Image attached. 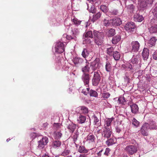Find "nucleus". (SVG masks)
<instances>
[{"label": "nucleus", "instance_id": "35", "mask_svg": "<svg viewBox=\"0 0 157 157\" xmlns=\"http://www.w3.org/2000/svg\"><path fill=\"white\" fill-rule=\"evenodd\" d=\"M104 36L103 34L102 33L99 32L96 30H94L93 32V36L94 39L96 38V37H99L103 36Z\"/></svg>", "mask_w": 157, "mask_h": 157}, {"label": "nucleus", "instance_id": "40", "mask_svg": "<svg viewBox=\"0 0 157 157\" xmlns=\"http://www.w3.org/2000/svg\"><path fill=\"white\" fill-rule=\"evenodd\" d=\"M132 124L135 128H137L140 125V122L138 121L135 118H133L132 120Z\"/></svg>", "mask_w": 157, "mask_h": 157}, {"label": "nucleus", "instance_id": "8", "mask_svg": "<svg viewBox=\"0 0 157 157\" xmlns=\"http://www.w3.org/2000/svg\"><path fill=\"white\" fill-rule=\"evenodd\" d=\"M112 133L111 128H103V131L101 132L102 136L107 139L111 137Z\"/></svg>", "mask_w": 157, "mask_h": 157}, {"label": "nucleus", "instance_id": "18", "mask_svg": "<svg viewBox=\"0 0 157 157\" xmlns=\"http://www.w3.org/2000/svg\"><path fill=\"white\" fill-rule=\"evenodd\" d=\"M90 64L86 60L85 66L82 68V71L83 73H88L90 72Z\"/></svg>", "mask_w": 157, "mask_h": 157}, {"label": "nucleus", "instance_id": "36", "mask_svg": "<svg viewBox=\"0 0 157 157\" xmlns=\"http://www.w3.org/2000/svg\"><path fill=\"white\" fill-rule=\"evenodd\" d=\"M113 57L115 60L118 61L120 58L121 55L119 52L116 51L113 52Z\"/></svg>", "mask_w": 157, "mask_h": 157}, {"label": "nucleus", "instance_id": "19", "mask_svg": "<svg viewBox=\"0 0 157 157\" xmlns=\"http://www.w3.org/2000/svg\"><path fill=\"white\" fill-rule=\"evenodd\" d=\"M117 140L114 137L109 138L106 141V144L109 147L115 144Z\"/></svg>", "mask_w": 157, "mask_h": 157}, {"label": "nucleus", "instance_id": "22", "mask_svg": "<svg viewBox=\"0 0 157 157\" xmlns=\"http://www.w3.org/2000/svg\"><path fill=\"white\" fill-rule=\"evenodd\" d=\"M114 118L107 119L105 121L104 128H109L111 129V123Z\"/></svg>", "mask_w": 157, "mask_h": 157}, {"label": "nucleus", "instance_id": "7", "mask_svg": "<svg viewBox=\"0 0 157 157\" xmlns=\"http://www.w3.org/2000/svg\"><path fill=\"white\" fill-rule=\"evenodd\" d=\"M137 149V146L136 145H128L125 149L126 152L130 155H132L136 153Z\"/></svg>", "mask_w": 157, "mask_h": 157}, {"label": "nucleus", "instance_id": "1", "mask_svg": "<svg viewBox=\"0 0 157 157\" xmlns=\"http://www.w3.org/2000/svg\"><path fill=\"white\" fill-rule=\"evenodd\" d=\"M65 39V37H63L62 38L61 40L56 43L55 46L56 52L61 53L64 51L65 45H67V42H64L63 40Z\"/></svg>", "mask_w": 157, "mask_h": 157}, {"label": "nucleus", "instance_id": "53", "mask_svg": "<svg viewBox=\"0 0 157 157\" xmlns=\"http://www.w3.org/2000/svg\"><path fill=\"white\" fill-rule=\"evenodd\" d=\"M118 102L119 104H124L125 102V100L123 96H121L118 98Z\"/></svg>", "mask_w": 157, "mask_h": 157}, {"label": "nucleus", "instance_id": "38", "mask_svg": "<svg viewBox=\"0 0 157 157\" xmlns=\"http://www.w3.org/2000/svg\"><path fill=\"white\" fill-rule=\"evenodd\" d=\"M112 19L109 20L104 19L103 21V25L106 27L112 26Z\"/></svg>", "mask_w": 157, "mask_h": 157}, {"label": "nucleus", "instance_id": "20", "mask_svg": "<svg viewBox=\"0 0 157 157\" xmlns=\"http://www.w3.org/2000/svg\"><path fill=\"white\" fill-rule=\"evenodd\" d=\"M115 131L116 134L119 136V138L122 137L124 132L120 126H117L115 127Z\"/></svg>", "mask_w": 157, "mask_h": 157}, {"label": "nucleus", "instance_id": "63", "mask_svg": "<svg viewBox=\"0 0 157 157\" xmlns=\"http://www.w3.org/2000/svg\"><path fill=\"white\" fill-rule=\"evenodd\" d=\"M61 126V125L59 123H54V127L56 128L57 129H58L59 128H60Z\"/></svg>", "mask_w": 157, "mask_h": 157}, {"label": "nucleus", "instance_id": "37", "mask_svg": "<svg viewBox=\"0 0 157 157\" xmlns=\"http://www.w3.org/2000/svg\"><path fill=\"white\" fill-rule=\"evenodd\" d=\"M107 36L108 37L112 36L115 34V30L113 29H110L106 32Z\"/></svg>", "mask_w": 157, "mask_h": 157}, {"label": "nucleus", "instance_id": "13", "mask_svg": "<svg viewBox=\"0 0 157 157\" xmlns=\"http://www.w3.org/2000/svg\"><path fill=\"white\" fill-rule=\"evenodd\" d=\"M148 126L149 124L147 123H145L142 126L140 131L143 136H147V130L149 129Z\"/></svg>", "mask_w": 157, "mask_h": 157}, {"label": "nucleus", "instance_id": "46", "mask_svg": "<svg viewBox=\"0 0 157 157\" xmlns=\"http://www.w3.org/2000/svg\"><path fill=\"white\" fill-rule=\"evenodd\" d=\"M89 93L90 96L96 97L98 96V94L95 90L91 89L89 90Z\"/></svg>", "mask_w": 157, "mask_h": 157}, {"label": "nucleus", "instance_id": "30", "mask_svg": "<svg viewBox=\"0 0 157 157\" xmlns=\"http://www.w3.org/2000/svg\"><path fill=\"white\" fill-rule=\"evenodd\" d=\"M156 39L155 37L151 38L149 41L148 46L149 47H152L155 45L156 41Z\"/></svg>", "mask_w": 157, "mask_h": 157}, {"label": "nucleus", "instance_id": "42", "mask_svg": "<svg viewBox=\"0 0 157 157\" xmlns=\"http://www.w3.org/2000/svg\"><path fill=\"white\" fill-rule=\"evenodd\" d=\"M148 128L150 129H155L156 126L155 122L153 121H151L149 124Z\"/></svg>", "mask_w": 157, "mask_h": 157}, {"label": "nucleus", "instance_id": "33", "mask_svg": "<svg viewBox=\"0 0 157 157\" xmlns=\"http://www.w3.org/2000/svg\"><path fill=\"white\" fill-rule=\"evenodd\" d=\"M79 132H78V131H76V132H75L74 133V135L72 137L73 139V141L74 142V143L75 144L76 147H77V144H76V141L78 140V136L79 135Z\"/></svg>", "mask_w": 157, "mask_h": 157}, {"label": "nucleus", "instance_id": "54", "mask_svg": "<svg viewBox=\"0 0 157 157\" xmlns=\"http://www.w3.org/2000/svg\"><path fill=\"white\" fill-rule=\"evenodd\" d=\"M70 151L69 149H65L64 151L62 152L61 155L64 156H65L69 154L70 153Z\"/></svg>", "mask_w": 157, "mask_h": 157}, {"label": "nucleus", "instance_id": "50", "mask_svg": "<svg viewBox=\"0 0 157 157\" xmlns=\"http://www.w3.org/2000/svg\"><path fill=\"white\" fill-rule=\"evenodd\" d=\"M100 10L104 13H107L109 10L108 6H106L105 5H102L100 6Z\"/></svg>", "mask_w": 157, "mask_h": 157}, {"label": "nucleus", "instance_id": "15", "mask_svg": "<svg viewBox=\"0 0 157 157\" xmlns=\"http://www.w3.org/2000/svg\"><path fill=\"white\" fill-rule=\"evenodd\" d=\"M112 26L115 27L120 25L122 21L120 18L117 17L112 19Z\"/></svg>", "mask_w": 157, "mask_h": 157}, {"label": "nucleus", "instance_id": "23", "mask_svg": "<svg viewBox=\"0 0 157 157\" xmlns=\"http://www.w3.org/2000/svg\"><path fill=\"white\" fill-rule=\"evenodd\" d=\"M79 110V113L80 114H86L88 112V108L85 106H81L78 107Z\"/></svg>", "mask_w": 157, "mask_h": 157}, {"label": "nucleus", "instance_id": "52", "mask_svg": "<svg viewBox=\"0 0 157 157\" xmlns=\"http://www.w3.org/2000/svg\"><path fill=\"white\" fill-rule=\"evenodd\" d=\"M127 8L128 11L132 13L134 10L135 6L132 4H131L128 6Z\"/></svg>", "mask_w": 157, "mask_h": 157}, {"label": "nucleus", "instance_id": "49", "mask_svg": "<svg viewBox=\"0 0 157 157\" xmlns=\"http://www.w3.org/2000/svg\"><path fill=\"white\" fill-rule=\"evenodd\" d=\"M93 39L88 37H84L83 39L84 43L86 44H90L92 41Z\"/></svg>", "mask_w": 157, "mask_h": 157}, {"label": "nucleus", "instance_id": "28", "mask_svg": "<svg viewBox=\"0 0 157 157\" xmlns=\"http://www.w3.org/2000/svg\"><path fill=\"white\" fill-rule=\"evenodd\" d=\"M73 62L75 65L80 64L83 62V60L82 58L78 57H75L73 59Z\"/></svg>", "mask_w": 157, "mask_h": 157}, {"label": "nucleus", "instance_id": "10", "mask_svg": "<svg viewBox=\"0 0 157 157\" xmlns=\"http://www.w3.org/2000/svg\"><path fill=\"white\" fill-rule=\"evenodd\" d=\"M48 142V139L47 137L45 136L42 137V139L38 141V147L40 149H42L47 145Z\"/></svg>", "mask_w": 157, "mask_h": 157}, {"label": "nucleus", "instance_id": "11", "mask_svg": "<svg viewBox=\"0 0 157 157\" xmlns=\"http://www.w3.org/2000/svg\"><path fill=\"white\" fill-rule=\"evenodd\" d=\"M86 141L87 143L93 144L95 143L96 138L92 133H90L85 138Z\"/></svg>", "mask_w": 157, "mask_h": 157}, {"label": "nucleus", "instance_id": "6", "mask_svg": "<svg viewBox=\"0 0 157 157\" xmlns=\"http://www.w3.org/2000/svg\"><path fill=\"white\" fill-rule=\"evenodd\" d=\"M121 68L125 71H129L131 74L134 72L136 70V67L134 65H132L128 62L125 64H123L121 65Z\"/></svg>", "mask_w": 157, "mask_h": 157}, {"label": "nucleus", "instance_id": "17", "mask_svg": "<svg viewBox=\"0 0 157 157\" xmlns=\"http://www.w3.org/2000/svg\"><path fill=\"white\" fill-rule=\"evenodd\" d=\"M67 127L70 132L72 133L76 129V125L72 122H70L67 125Z\"/></svg>", "mask_w": 157, "mask_h": 157}, {"label": "nucleus", "instance_id": "64", "mask_svg": "<svg viewBox=\"0 0 157 157\" xmlns=\"http://www.w3.org/2000/svg\"><path fill=\"white\" fill-rule=\"evenodd\" d=\"M152 57L154 59L157 60V50L152 55Z\"/></svg>", "mask_w": 157, "mask_h": 157}, {"label": "nucleus", "instance_id": "32", "mask_svg": "<svg viewBox=\"0 0 157 157\" xmlns=\"http://www.w3.org/2000/svg\"><path fill=\"white\" fill-rule=\"evenodd\" d=\"M88 151V150L86 149L84 146L82 145L80 146L78 149V151L80 153H87Z\"/></svg>", "mask_w": 157, "mask_h": 157}, {"label": "nucleus", "instance_id": "29", "mask_svg": "<svg viewBox=\"0 0 157 157\" xmlns=\"http://www.w3.org/2000/svg\"><path fill=\"white\" fill-rule=\"evenodd\" d=\"M104 36L99 37H96L94 39L95 43L98 45H100L103 43V37Z\"/></svg>", "mask_w": 157, "mask_h": 157}, {"label": "nucleus", "instance_id": "26", "mask_svg": "<svg viewBox=\"0 0 157 157\" xmlns=\"http://www.w3.org/2000/svg\"><path fill=\"white\" fill-rule=\"evenodd\" d=\"M133 17L134 20L136 21L141 22L144 19V17L142 16L138 13L135 14Z\"/></svg>", "mask_w": 157, "mask_h": 157}, {"label": "nucleus", "instance_id": "31", "mask_svg": "<svg viewBox=\"0 0 157 157\" xmlns=\"http://www.w3.org/2000/svg\"><path fill=\"white\" fill-rule=\"evenodd\" d=\"M102 13L100 12H98L95 14L93 15L92 21L94 22L97 21L98 19L100 18L101 16Z\"/></svg>", "mask_w": 157, "mask_h": 157}, {"label": "nucleus", "instance_id": "21", "mask_svg": "<svg viewBox=\"0 0 157 157\" xmlns=\"http://www.w3.org/2000/svg\"><path fill=\"white\" fill-rule=\"evenodd\" d=\"M132 112L134 114H136L139 112V107L136 104H133L130 105Z\"/></svg>", "mask_w": 157, "mask_h": 157}, {"label": "nucleus", "instance_id": "34", "mask_svg": "<svg viewBox=\"0 0 157 157\" xmlns=\"http://www.w3.org/2000/svg\"><path fill=\"white\" fill-rule=\"evenodd\" d=\"M92 119L93 120L94 124V125L99 126L100 125V122H99L98 118L95 115H94L92 117Z\"/></svg>", "mask_w": 157, "mask_h": 157}, {"label": "nucleus", "instance_id": "25", "mask_svg": "<svg viewBox=\"0 0 157 157\" xmlns=\"http://www.w3.org/2000/svg\"><path fill=\"white\" fill-rule=\"evenodd\" d=\"M86 120V116L80 114L77 119V121L79 124H83L85 122Z\"/></svg>", "mask_w": 157, "mask_h": 157}, {"label": "nucleus", "instance_id": "61", "mask_svg": "<svg viewBox=\"0 0 157 157\" xmlns=\"http://www.w3.org/2000/svg\"><path fill=\"white\" fill-rule=\"evenodd\" d=\"M110 151V149L109 148H106L105 151L104 152V155L106 156H108L109 154V151Z\"/></svg>", "mask_w": 157, "mask_h": 157}, {"label": "nucleus", "instance_id": "24", "mask_svg": "<svg viewBox=\"0 0 157 157\" xmlns=\"http://www.w3.org/2000/svg\"><path fill=\"white\" fill-rule=\"evenodd\" d=\"M142 56L144 60H147L149 56V50L147 48H144L143 50Z\"/></svg>", "mask_w": 157, "mask_h": 157}, {"label": "nucleus", "instance_id": "4", "mask_svg": "<svg viewBox=\"0 0 157 157\" xmlns=\"http://www.w3.org/2000/svg\"><path fill=\"white\" fill-rule=\"evenodd\" d=\"M69 33V35H66V39L68 40L71 39L75 40L76 37V36L78 35L79 31L77 28H71Z\"/></svg>", "mask_w": 157, "mask_h": 157}, {"label": "nucleus", "instance_id": "41", "mask_svg": "<svg viewBox=\"0 0 157 157\" xmlns=\"http://www.w3.org/2000/svg\"><path fill=\"white\" fill-rule=\"evenodd\" d=\"M89 51L86 48H84L82 52V55L84 58L87 57L89 54Z\"/></svg>", "mask_w": 157, "mask_h": 157}, {"label": "nucleus", "instance_id": "9", "mask_svg": "<svg viewBox=\"0 0 157 157\" xmlns=\"http://www.w3.org/2000/svg\"><path fill=\"white\" fill-rule=\"evenodd\" d=\"M81 78L84 85L87 87H88L90 78V74L88 73H82Z\"/></svg>", "mask_w": 157, "mask_h": 157}, {"label": "nucleus", "instance_id": "51", "mask_svg": "<svg viewBox=\"0 0 157 157\" xmlns=\"http://www.w3.org/2000/svg\"><path fill=\"white\" fill-rule=\"evenodd\" d=\"M87 9L90 13H94L96 12V9L95 6L93 5H92L91 7L89 8V6H88Z\"/></svg>", "mask_w": 157, "mask_h": 157}, {"label": "nucleus", "instance_id": "43", "mask_svg": "<svg viewBox=\"0 0 157 157\" xmlns=\"http://www.w3.org/2000/svg\"><path fill=\"white\" fill-rule=\"evenodd\" d=\"M84 37H88L90 38H93V33L91 31H89L86 32L84 34Z\"/></svg>", "mask_w": 157, "mask_h": 157}, {"label": "nucleus", "instance_id": "39", "mask_svg": "<svg viewBox=\"0 0 157 157\" xmlns=\"http://www.w3.org/2000/svg\"><path fill=\"white\" fill-rule=\"evenodd\" d=\"M121 37L120 36H116L113 37L112 40V43L113 44H117L120 40Z\"/></svg>", "mask_w": 157, "mask_h": 157}, {"label": "nucleus", "instance_id": "48", "mask_svg": "<svg viewBox=\"0 0 157 157\" xmlns=\"http://www.w3.org/2000/svg\"><path fill=\"white\" fill-rule=\"evenodd\" d=\"M54 137L56 140L59 139L62 136V134L59 132H55L54 133Z\"/></svg>", "mask_w": 157, "mask_h": 157}, {"label": "nucleus", "instance_id": "59", "mask_svg": "<svg viewBox=\"0 0 157 157\" xmlns=\"http://www.w3.org/2000/svg\"><path fill=\"white\" fill-rule=\"evenodd\" d=\"M103 149L101 148L100 150L98 148L97 149L96 152H97V154L98 156H101L102 154V152L103 151Z\"/></svg>", "mask_w": 157, "mask_h": 157}, {"label": "nucleus", "instance_id": "60", "mask_svg": "<svg viewBox=\"0 0 157 157\" xmlns=\"http://www.w3.org/2000/svg\"><path fill=\"white\" fill-rule=\"evenodd\" d=\"M90 88H87L86 89H83L82 92L85 95H86L88 93H89Z\"/></svg>", "mask_w": 157, "mask_h": 157}, {"label": "nucleus", "instance_id": "12", "mask_svg": "<svg viewBox=\"0 0 157 157\" xmlns=\"http://www.w3.org/2000/svg\"><path fill=\"white\" fill-rule=\"evenodd\" d=\"M136 27L135 23L132 22H128L126 24L124 28L128 32L133 31Z\"/></svg>", "mask_w": 157, "mask_h": 157}, {"label": "nucleus", "instance_id": "47", "mask_svg": "<svg viewBox=\"0 0 157 157\" xmlns=\"http://www.w3.org/2000/svg\"><path fill=\"white\" fill-rule=\"evenodd\" d=\"M149 31L151 33H157V25L151 26L150 28Z\"/></svg>", "mask_w": 157, "mask_h": 157}, {"label": "nucleus", "instance_id": "58", "mask_svg": "<svg viewBox=\"0 0 157 157\" xmlns=\"http://www.w3.org/2000/svg\"><path fill=\"white\" fill-rule=\"evenodd\" d=\"M58 64L60 66V67L63 68L65 65V61L63 59L61 60L58 63Z\"/></svg>", "mask_w": 157, "mask_h": 157}, {"label": "nucleus", "instance_id": "5", "mask_svg": "<svg viewBox=\"0 0 157 157\" xmlns=\"http://www.w3.org/2000/svg\"><path fill=\"white\" fill-rule=\"evenodd\" d=\"M100 73L98 71L94 72V76L92 79V84L94 86H98L99 83L101 78Z\"/></svg>", "mask_w": 157, "mask_h": 157}, {"label": "nucleus", "instance_id": "2", "mask_svg": "<svg viewBox=\"0 0 157 157\" xmlns=\"http://www.w3.org/2000/svg\"><path fill=\"white\" fill-rule=\"evenodd\" d=\"M90 64L91 70L92 71L91 73V74H92L94 71L99 69L100 67L101 63L100 59L97 58L93 61L91 62Z\"/></svg>", "mask_w": 157, "mask_h": 157}, {"label": "nucleus", "instance_id": "16", "mask_svg": "<svg viewBox=\"0 0 157 157\" xmlns=\"http://www.w3.org/2000/svg\"><path fill=\"white\" fill-rule=\"evenodd\" d=\"M140 60V56L137 55L136 56H133L131 59L130 62L136 67V66L138 64L139 61Z\"/></svg>", "mask_w": 157, "mask_h": 157}, {"label": "nucleus", "instance_id": "14", "mask_svg": "<svg viewBox=\"0 0 157 157\" xmlns=\"http://www.w3.org/2000/svg\"><path fill=\"white\" fill-rule=\"evenodd\" d=\"M132 46V51L136 52L139 50L140 47V44L137 41H133L131 43Z\"/></svg>", "mask_w": 157, "mask_h": 157}, {"label": "nucleus", "instance_id": "56", "mask_svg": "<svg viewBox=\"0 0 157 157\" xmlns=\"http://www.w3.org/2000/svg\"><path fill=\"white\" fill-rule=\"evenodd\" d=\"M110 96V94L108 92L104 93L102 94V97L105 99L108 98Z\"/></svg>", "mask_w": 157, "mask_h": 157}, {"label": "nucleus", "instance_id": "27", "mask_svg": "<svg viewBox=\"0 0 157 157\" xmlns=\"http://www.w3.org/2000/svg\"><path fill=\"white\" fill-rule=\"evenodd\" d=\"M61 142L58 140H55L53 141L52 146V147L55 148L59 147L61 145Z\"/></svg>", "mask_w": 157, "mask_h": 157}, {"label": "nucleus", "instance_id": "44", "mask_svg": "<svg viewBox=\"0 0 157 157\" xmlns=\"http://www.w3.org/2000/svg\"><path fill=\"white\" fill-rule=\"evenodd\" d=\"M119 14V12L118 10L117 9H113L108 12L109 15L114 16L117 15Z\"/></svg>", "mask_w": 157, "mask_h": 157}, {"label": "nucleus", "instance_id": "62", "mask_svg": "<svg viewBox=\"0 0 157 157\" xmlns=\"http://www.w3.org/2000/svg\"><path fill=\"white\" fill-rule=\"evenodd\" d=\"M101 132V129L99 128V127H97V128L95 130V131L94 132L95 135L96 136L97 135V134H98L100 133Z\"/></svg>", "mask_w": 157, "mask_h": 157}, {"label": "nucleus", "instance_id": "3", "mask_svg": "<svg viewBox=\"0 0 157 157\" xmlns=\"http://www.w3.org/2000/svg\"><path fill=\"white\" fill-rule=\"evenodd\" d=\"M152 3V0H139L138 4L141 10H144Z\"/></svg>", "mask_w": 157, "mask_h": 157}, {"label": "nucleus", "instance_id": "45", "mask_svg": "<svg viewBox=\"0 0 157 157\" xmlns=\"http://www.w3.org/2000/svg\"><path fill=\"white\" fill-rule=\"evenodd\" d=\"M105 70L107 72H109L112 68V66L111 63L109 62H106L105 66Z\"/></svg>", "mask_w": 157, "mask_h": 157}, {"label": "nucleus", "instance_id": "57", "mask_svg": "<svg viewBox=\"0 0 157 157\" xmlns=\"http://www.w3.org/2000/svg\"><path fill=\"white\" fill-rule=\"evenodd\" d=\"M113 50L114 48L113 47H111L109 48H108L107 49V53L109 55H111Z\"/></svg>", "mask_w": 157, "mask_h": 157}, {"label": "nucleus", "instance_id": "55", "mask_svg": "<svg viewBox=\"0 0 157 157\" xmlns=\"http://www.w3.org/2000/svg\"><path fill=\"white\" fill-rule=\"evenodd\" d=\"M71 21L74 24L77 25H78L80 24L81 22V21L78 20L77 18L75 17L73 19H72Z\"/></svg>", "mask_w": 157, "mask_h": 157}]
</instances>
